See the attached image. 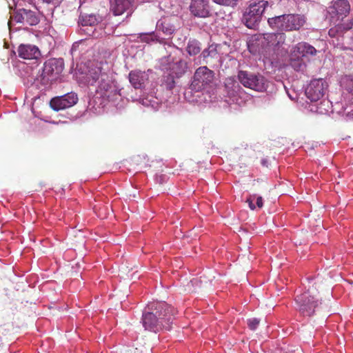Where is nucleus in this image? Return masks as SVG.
Listing matches in <instances>:
<instances>
[{
  "label": "nucleus",
  "mask_w": 353,
  "mask_h": 353,
  "mask_svg": "<svg viewBox=\"0 0 353 353\" xmlns=\"http://www.w3.org/2000/svg\"><path fill=\"white\" fill-rule=\"evenodd\" d=\"M176 310L164 301L149 303L142 315V323L145 330L159 332L170 330Z\"/></svg>",
  "instance_id": "f257e3e1"
},
{
  "label": "nucleus",
  "mask_w": 353,
  "mask_h": 353,
  "mask_svg": "<svg viewBox=\"0 0 353 353\" xmlns=\"http://www.w3.org/2000/svg\"><path fill=\"white\" fill-rule=\"evenodd\" d=\"M286 39V36L283 32L265 33L259 34L248 47L251 51L254 46L258 48V52L267 58L272 57L274 54L286 53L287 50L283 47Z\"/></svg>",
  "instance_id": "f03ea898"
},
{
  "label": "nucleus",
  "mask_w": 353,
  "mask_h": 353,
  "mask_svg": "<svg viewBox=\"0 0 353 353\" xmlns=\"http://www.w3.org/2000/svg\"><path fill=\"white\" fill-rule=\"evenodd\" d=\"M86 81L90 85L96 87V92L101 97L109 101L114 100L119 94V90L109 75L100 67H95L86 74Z\"/></svg>",
  "instance_id": "7ed1b4c3"
},
{
  "label": "nucleus",
  "mask_w": 353,
  "mask_h": 353,
  "mask_svg": "<svg viewBox=\"0 0 353 353\" xmlns=\"http://www.w3.org/2000/svg\"><path fill=\"white\" fill-rule=\"evenodd\" d=\"M316 286L312 284L302 294L295 298L296 310L303 316H312L321 303Z\"/></svg>",
  "instance_id": "20e7f679"
},
{
  "label": "nucleus",
  "mask_w": 353,
  "mask_h": 353,
  "mask_svg": "<svg viewBox=\"0 0 353 353\" xmlns=\"http://www.w3.org/2000/svg\"><path fill=\"white\" fill-rule=\"evenodd\" d=\"M268 24L273 29L281 31L299 30L306 22L305 17L300 14H283L268 20Z\"/></svg>",
  "instance_id": "39448f33"
},
{
  "label": "nucleus",
  "mask_w": 353,
  "mask_h": 353,
  "mask_svg": "<svg viewBox=\"0 0 353 353\" xmlns=\"http://www.w3.org/2000/svg\"><path fill=\"white\" fill-rule=\"evenodd\" d=\"M268 6V1L264 0L251 3L243 13V21L244 24L248 28H255L260 23L262 15Z\"/></svg>",
  "instance_id": "423d86ee"
},
{
  "label": "nucleus",
  "mask_w": 353,
  "mask_h": 353,
  "mask_svg": "<svg viewBox=\"0 0 353 353\" xmlns=\"http://www.w3.org/2000/svg\"><path fill=\"white\" fill-rule=\"evenodd\" d=\"M214 79V71L210 70L207 66H201L196 70L194 74L190 88L194 91H201L210 86Z\"/></svg>",
  "instance_id": "0eeeda50"
},
{
  "label": "nucleus",
  "mask_w": 353,
  "mask_h": 353,
  "mask_svg": "<svg viewBox=\"0 0 353 353\" xmlns=\"http://www.w3.org/2000/svg\"><path fill=\"white\" fill-rule=\"evenodd\" d=\"M240 83L245 88L257 92H263L266 89L264 77L248 71L240 70L238 72Z\"/></svg>",
  "instance_id": "6e6552de"
},
{
  "label": "nucleus",
  "mask_w": 353,
  "mask_h": 353,
  "mask_svg": "<svg viewBox=\"0 0 353 353\" xmlns=\"http://www.w3.org/2000/svg\"><path fill=\"white\" fill-rule=\"evenodd\" d=\"M350 6L347 0H336L327 8V13L335 22L341 21L349 13Z\"/></svg>",
  "instance_id": "1a4fd4ad"
},
{
  "label": "nucleus",
  "mask_w": 353,
  "mask_h": 353,
  "mask_svg": "<svg viewBox=\"0 0 353 353\" xmlns=\"http://www.w3.org/2000/svg\"><path fill=\"white\" fill-rule=\"evenodd\" d=\"M327 84L322 79H314L305 89V95L311 101H317L325 94Z\"/></svg>",
  "instance_id": "9d476101"
},
{
  "label": "nucleus",
  "mask_w": 353,
  "mask_h": 353,
  "mask_svg": "<svg viewBox=\"0 0 353 353\" xmlns=\"http://www.w3.org/2000/svg\"><path fill=\"white\" fill-rule=\"evenodd\" d=\"M77 101V95L74 92H69L64 95L52 98L50 101V105L52 110L59 111L73 106Z\"/></svg>",
  "instance_id": "9b49d317"
},
{
  "label": "nucleus",
  "mask_w": 353,
  "mask_h": 353,
  "mask_svg": "<svg viewBox=\"0 0 353 353\" xmlns=\"http://www.w3.org/2000/svg\"><path fill=\"white\" fill-rule=\"evenodd\" d=\"M12 19L23 25L35 26L39 22L37 12L26 8L17 9Z\"/></svg>",
  "instance_id": "f8f14e48"
},
{
  "label": "nucleus",
  "mask_w": 353,
  "mask_h": 353,
  "mask_svg": "<svg viewBox=\"0 0 353 353\" xmlns=\"http://www.w3.org/2000/svg\"><path fill=\"white\" fill-rule=\"evenodd\" d=\"M291 51L293 52L294 57L297 54L302 59L314 57L319 52L313 46L304 41L299 42L294 45L292 48Z\"/></svg>",
  "instance_id": "ddd939ff"
},
{
  "label": "nucleus",
  "mask_w": 353,
  "mask_h": 353,
  "mask_svg": "<svg viewBox=\"0 0 353 353\" xmlns=\"http://www.w3.org/2000/svg\"><path fill=\"white\" fill-rule=\"evenodd\" d=\"M63 70V62L53 59L45 62L42 75L44 77H57Z\"/></svg>",
  "instance_id": "4468645a"
},
{
  "label": "nucleus",
  "mask_w": 353,
  "mask_h": 353,
  "mask_svg": "<svg viewBox=\"0 0 353 353\" xmlns=\"http://www.w3.org/2000/svg\"><path fill=\"white\" fill-rule=\"evenodd\" d=\"M190 9L195 17L205 18L211 15L208 0H192Z\"/></svg>",
  "instance_id": "2eb2a0df"
},
{
  "label": "nucleus",
  "mask_w": 353,
  "mask_h": 353,
  "mask_svg": "<svg viewBox=\"0 0 353 353\" xmlns=\"http://www.w3.org/2000/svg\"><path fill=\"white\" fill-rule=\"evenodd\" d=\"M17 52L19 57L24 59H38L41 57L39 48L30 44H21Z\"/></svg>",
  "instance_id": "dca6fc26"
},
{
  "label": "nucleus",
  "mask_w": 353,
  "mask_h": 353,
  "mask_svg": "<svg viewBox=\"0 0 353 353\" xmlns=\"http://www.w3.org/2000/svg\"><path fill=\"white\" fill-rule=\"evenodd\" d=\"M146 79L145 72L140 70H133L129 73L130 82L135 89L142 88Z\"/></svg>",
  "instance_id": "f3484780"
},
{
  "label": "nucleus",
  "mask_w": 353,
  "mask_h": 353,
  "mask_svg": "<svg viewBox=\"0 0 353 353\" xmlns=\"http://www.w3.org/2000/svg\"><path fill=\"white\" fill-rule=\"evenodd\" d=\"M133 0H114L112 4L111 10L114 15H121L130 10L132 6Z\"/></svg>",
  "instance_id": "a211bd4d"
},
{
  "label": "nucleus",
  "mask_w": 353,
  "mask_h": 353,
  "mask_svg": "<svg viewBox=\"0 0 353 353\" xmlns=\"http://www.w3.org/2000/svg\"><path fill=\"white\" fill-rule=\"evenodd\" d=\"M163 69L170 70L172 74L179 78L183 75L188 70V63L184 60H179L172 63L169 67H165Z\"/></svg>",
  "instance_id": "6ab92c4d"
},
{
  "label": "nucleus",
  "mask_w": 353,
  "mask_h": 353,
  "mask_svg": "<svg viewBox=\"0 0 353 353\" xmlns=\"http://www.w3.org/2000/svg\"><path fill=\"white\" fill-rule=\"evenodd\" d=\"M290 65L296 71H302L305 68L306 65L301 57H299L296 54L295 57L293 56V52L290 51Z\"/></svg>",
  "instance_id": "aec40b11"
},
{
  "label": "nucleus",
  "mask_w": 353,
  "mask_h": 353,
  "mask_svg": "<svg viewBox=\"0 0 353 353\" xmlns=\"http://www.w3.org/2000/svg\"><path fill=\"white\" fill-rule=\"evenodd\" d=\"M99 22V19L95 14H81L79 23L83 26H94Z\"/></svg>",
  "instance_id": "412c9836"
},
{
  "label": "nucleus",
  "mask_w": 353,
  "mask_h": 353,
  "mask_svg": "<svg viewBox=\"0 0 353 353\" xmlns=\"http://www.w3.org/2000/svg\"><path fill=\"white\" fill-rule=\"evenodd\" d=\"M201 57L205 61V63H208L209 59H217L219 57L218 52L216 47L210 46L208 48L205 49L202 53Z\"/></svg>",
  "instance_id": "4be33fe9"
},
{
  "label": "nucleus",
  "mask_w": 353,
  "mask_h": 353,
  "mask_svg": "<svg viewBox=\"0 0 353 353\" xmlns=\"http://www.w3.org/2000/svg\"><path fill=\"white\" fill-rule=\"evenodd\" d=\"M201 48L200 43L195 40H190L188 41L186 50L190 56L196 55L201 52Z\"/></svg>",
  "instance_id": "5701e85b"
},
{
  "label": "nucleus",
  "mask_w": 353,
  "mask_h": 353,
  "mask_svg": "<svg viewBox=\"0 0 353 353\" xmlns=\"http://www.w3.org/2000/svg\"><path fill=\"white\" fill-rule=\"evenodd\" d=\"M159 27L166 35H171L175 30L174 26L166 20L163 21Z\"/></svg>",
  "instance_id": "b1692460"
},
{
  "label": "nucleus",
  "mask_w": 353,
  "mask_h": 353,
  "mask_svg": "<svg viewBox=\"0 0 353 353\" xmlns=\"http://www.w3.org/2000/svg\"><path fill=\"white\" fill-rule=\"evenodd\" d=\"M342 82L345 90L353 95V75L345 76Z\"/></svg>",
  "instance_id": "393cba45"
},
{
  "label": "nucleus",
  "mask_w": 353,
  "mask_h": 353,
  "mask_svg": "<svg viewBox=\"0 0 353 353\" xmlns=\"http://www.w3.org/2000/svg\"><path fill=\"white\" fill-rule=\"evenodd\" d=\"M214 3L226 6L234 7L237 4L238 0H212Z\"/></svg>",
  "instance_id": "a878e982"
},
{
  "label": "nucleus",
  "mask_w": 353,
  "mask_h": 353,
  "mask_svg": "<svg viewBox=\"0 0 353 353\" xmlns=\"http://www.w3.org/2000/svg\"><path fill=\"white\" fill-rule=\"evenodd\" d=\"M260 321L258 319L252 318L248 319V325L251 330H255L259 325Z\"/></svg>",
  "instance_id": "bb28decb"
},
{
  "label": "nucleus",
  "mask_w": 353,
  "mask_h": 353,
  "mask_svg": "<svg viewBox=\"0 0 353 353\" xmlns=\"http://www.w3.org/2000/svg\"><path fill=\"white\" fill-rule=\"evenodd\" d=\"M232 88L233 89L231 92L228 91V94L230 97H234L235 94L241 90L240 85L236 82L232 83Z\"/></svg>",
  "instance_id": "cd10ccee"
},
{
  "label": "nucleus",
  "mask_w": 353,
  "mask_h": 353,
  "mask_svg": "<svg viewBox=\"0 0 353 353\" xmlns=\"http://www.w3.org/2000/svg\"><path fill=\"white\" fill-rule=\"evenodd\" d=\"M255 198H256V195H252V196H250L247 199V203H248L250 208L252 210H254L256 208V206L253 203V201Z\"/></svg>",
  "instance_id": "c85d7f7f"
},
{
  "label": "nucleus",
  "mask_w": 353,
  "mask_h": 353,
  "mask_svg": "<svg viewBox=\"0 0 353 353\" xmlns=\"http://www.w3.org/2000/svg\"><path fill=\"white\" fill-rule=\"evenodd\" d=\"M256 206L259 208H261L263 205V198L261 196L256 197Z\"/></svg>",
  "instance_id": "c756f323"
},
{
  "label": "nucleus",
  "mask_w": 353,
  "mask_h": 353,
  "mask_svg": "<svg viewBox=\"0 0 353 353\" xmlns=\"http://www.w3.org/2000/svg\"><path fill=\"white\" fill-rule=\"evenodd\" d=\"M152 37H153V35H152V34H150V35H148V34H145V35H143V36L142 37L141 39H142V41H143L148 42V41H149V38H150L151 40H153V38H152Z\"/></svg>",
  "instance_id": "7c9ffc66"
},
{
  "label": "nucleus",
  "mask_w": 353,
  "mask_h": 353,
  "mask_svg": "<svg viewBox=\"0 0 353 353\" xmlns=\"http://www.w3.org/2000/svg\"><path fill=\"white\" fill-rule=\"evenodd\" d=\"M261 164L263 166H268V160L266 159H263L261 160Z\"/></svg>",
  "instance_id": "2f4dec72"
},
{
  "label": "nucleus",
  "mask_w": 353,
  "mask_h": 353,
  "mask_svg": "<svg viewBox=\"0 0 353 353\" xmlns=\"http://www.w3.org/2000/svg\"><path fill=\"white\" fill-rule=\"evenodd\" d=\"M43 2H46V3H53V1L54 0H42Z\"/></svg>",
  "instance_id": "473e14b6"
},
{
  "label": "nucleus",
  "mask_w": 353,
  "mask_h": 353,
  "mask_svg": "<svg viewBox=\"0 0 353 353\" xmlns=\"http://www.w3.org/2000/svg\"><path fill=\"white\" fill-rule=\"evenodd\" d=\"M329 34H330V36H332H332H334L333 30H332V29H331V30H329Z\"/></svg>",
  "instance_id": "72a5a7b5"
}]
</instances>
